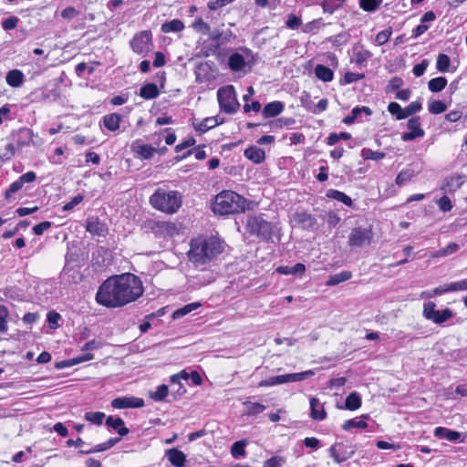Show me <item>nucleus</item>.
I'll return each instance as SVG.
<instances>
[{
    "label": "nucleus",
    "mask_w": 467,
    "mask_h": 467,
    "mask_svg": "<svg viewBox=\"0 0 467 467\" xmlns=\"http://www.w3.org/2000/svg\"><path fill=\"white\" fill-rule=\"evenodd\" d=\"M143 294L140 279L130 273L105 280L98 289L97 302L106 307H119L136 301Z\"/></svg>",
    "instance_id": "obj_1"
},
{
    "label": "nucleus",
    "mask_w": 467,
    "mask_h": 467,
    "mask_svg": "<svg viewBox=\"0 0 467 467\" xmlns=\"http://www.w3.org/2000/svg\"><path fill=\"white\" fill-rule=\"evenodd\" d=\"M223 250V243L218 238L199 236L191 241L187 254L195 267L202 268L222 254Z\"/></svg>",
    "instance_id": "obj_2"
},
{
    "label": "nucleus",
    "mask_w": 467,
    "mask_h": 467,
    "mask_svg": "<svg viewBox=\"0 0 467 467\" xmlns=\"http://www.w3.org/2000/svg\"><path fill=\"white\" fill-rule=\"evenodd\" d=\"M246 199L233 191H223L216 195L213 211L221 215L244 212Z\"/></svg>",
    "instance_id": "obj_3"
},
{
    "label": "nucleus",
    "mask_w": 467,
    "mask_h": 467,
    "mask_svg": "<svg viewBox=\"0 0 467 467\" xmlns=\"http://www.w3.org/2000/svg\"><path fill=\"white\" fill-rule=\"evenodd\" d=\"M182 194L177 191L157 189L150 197V203L153 208L163 213L173 214L182 206Z\"/></svg>",
    "instance_id": "obj_4"
},
{
    "label": "nucleus",
    "mask_w": 467,
    "mask_h": 467,
    "mask_svg": "<svg viewBox=\"0 0 467 467\" xmlns=\"http://www.w3.org/2000/svg\"><path fill=\"white\" fill-rule=\"evenodd\" d=\"M217 99L221 109L225 113L234 114L240 107L235 89L232 85L220 88L217 91Z\"/></svg>",
    "instance_id": "obj_5"
},
{
    "label": "nucleus",
    "mask_w": 467,
    "mask_h": 467,
    "mask_svg": "<svg viewBox=\"0 0 467 467\" xmlns=\"http://www.w3.org/2000/svg\"><path fill=\"white\" fill-rule=\"evenodd\" d=\"M249 233L263 239H269L272 235L273 226L262 216H250L246 222Z\"/></svg>",
    "instance_id": "obj_6"
},
{
    "label": "nucleus",
    "mask_w": 467,
    "mask_h": 467,
    "mask_svg": "<svg viewBox=\"0 0 467 467\" xmlns=\"http://www.w3.org/2000/svg\"><path fill=\"white\" fill-rule=\"evenodd\" d=\"M373 238V233L370 228L355 227L348 235V245L351 247H362L368 245Z\"/></svg>",
    "instance_id": "obj_7"
},
{
    "label": "nucleus",
    "mask_w": 467,
    "mask_h": 467,
    "mask_svg": "<svg viewBox=\"0 0 467 467\" xmlns=\"http://www.w3.org/2000/svg\"><path fill=\"white\" fill-rule=\"evenodd\" d=\"M150 31H141L136 34L130 41L132 50L142 56H146L152 48Z\"/></svg>",
    "instance_id": "obj_8"
},
{
    "label": "nucleus",
    "mask_w": 467,
    "mask_h": 467,
    "mask_svg": "<svg viewBox=\"0 0 467 467\" xmlns=\"http://www.w3.org/2000/svg\"><path fill=\"white\" fill-rule=\"evenodd\" d=\"M435 306L436 305L433 302L424 304L423 316L426 319L431 320L436 324H441L453 317V312L451 309L445 308L442 311H439L435 309Z\"/></svg>",
    "instance_id": "obj_9"
},
{
    "label": "nucleus",
    "mask_w": 467,
    "mask_h": 467,
    "mask_svg": "<svg viewBox=\"0 0 467 467\" xmlns=\"http://www.w3.org/2000/svg\"><path fill=\"white\" fill-rule=\"evenodd\" d=\"M407 127L410 131L402 134L401 139L403 141L413 140L416 138L423 137L425 134L424 130L420 128L419 117L410 119Z\"/></svg>",
    "instance_id": "obj_10"
},
{
    "label": "nucleus",
    "mask_w": 467,
    "mask_h": 467,
    "mask_svg": "<svg viewBox=\"0 0 467 467\" xmlns=\"http://www.w3.org/2000/svg\"><path fill=\"white\" fill-rule=\"evenodd\" d=\"M111 406L114 409L141 408L144 400L136 397H119L111 401Z\"/></svg>",
    "instance_id": "obj_11"
},
{
    "label": "nucleus",
    "mask_w": 467,
    "mask_h": 467,
    "mask_svg": "<svg viewBox=\"0 0 467 467\" xmlns=\"http://www.w3.org/2000/svg\"><path fill=\"white\" fill-rule=\"evenodd\" d=\"M33 131L27 128H22L12 133V138L16 142L18 148H23L29 145L33 140Z\"/></svg>",
    "instance_id": "obj_12"
},
{
    "label": "nucleus",
    "mask_w": 467,
    "mask_h": 467,
    "mask_svg": "<svg viewBox=\"0 0 467 467\" xmlns=\"http://www.w3.org/2000/svg\"><path fill=\"white\" fill-rule=\"evenodd\" d=\"M86 230L91 234L99 236H104L107 232L105 224L100 223L97 218H89L87 220Z\"/></svg>",
    "instance_id": "obj_13"
},
{
    "label": "nucleus",
    "mask_w": 467,
    "mask_h": 467,
    "mask_svg": "<svg viewBox=\"0 0 467 467\" xmlns=\"http://www.w3.org/2000/svg\"><path fill=\"white\" fill-rule=\"evenodd\" d=\"M294 221L304 229L312 228L317 223V220L311 214L305 212L296 213Z\"/></svg>",
    "instance_id": "obj_14"
},
{
    "label": "nucleus",
    "mask_w": 467,
    "mask_h": 467,
    "mask_svg": "<svg viewBox=\"0 0 467 467\" xmlns=\"http://www.w3.org/2000/svg\"><path fill=\"white\" fill-rule=\"evenodd\" d=\"M284 109H285V106L281 101H273V102L267 103L264 107L262 113L265 119L273 118V117H275V116L279 115L280 113H282Z\"/></svg>",
    "instance_id": "obj_15"
},
{
    "label": "nucleus",
    "mask_w": 467,
    "mask_h": 467,
    "mask_svg": "<svg viewBox=\"0 0 467 467\" xmlns=\"http://www.w3.org/2000/svg\"><path fill=\"white\" fill-rule=\"evenodd\" d=\"M311 418L315 420H323L327 418V412L318 399L312 398L310 400Z\"/></svg>",
    "instance_id": "obj_16"
},
{
    "label": "nucleus",
    "mask_w": 467,
    "mask_h": 467,
    "mask_svg": "<svg viewBox=\"0 0 467 467\" xmlns=\"http://www.w3.org/2000/svg\"><path fill=\"white\" fill-rule=\"evenodd\" d=\"M244 156L254 163H261L265 159V152L261 148L251 146L244 150Z\"/></svg>",
    "instance_id": "obj_17"
},
{
    "label": "nucleus",
    "mask_w": 467,
    "mask_h": 467,
    "mask_svg": "<svg viewBox=\"0 0 467 467\" xmlns=\"http://www.w3.org/2000/svg\"><path fill=\"white\" fill-rule=\"evenodd\" d=\"M166 455L172 465L176 467L184 466L186 456L182 451L172 448L167 451Z\"/></svg>",
    "instance_id": "obj_18"
},
{
    "label": "nucleus",
    "mask_w": 467,
    "mask_h": 467,
    "mask_svg": "<svg viewBox=\"0 0 467 467\" xmlns=\"http://www.w3.org/2000/svg\"><path fill=\"white\" fill-rule=\"evenodd\" d=\"M24 78V74L21 70L13 69L6 74L5 81L9 86L18 88L23 84Z\"/></svg>",
    "instance_id": "obj_19"
},
{
    "label": "nucleus",
    "mask_w": 467,
    "mask_h": 467,
    "mask_svg": "<svg viewBox=\"0 0 467 467\" xmlns=\"http://www.w3.org/2000/svg\"><path fill=\"white\" fill-rule=\"evenodd\" d=\"M434 435L437 438H443L450 441H455L460 439L461 433L456 431H451L444 427H437L434 430Z\"/></svg>",
    "instance_id": "obj_20"
},
{
    "label": "nucleus",
    "mask_w": 467,
    "mask_h": 467,
    "mask_svg": "<svg viewBox=\"0 0 467 467\" xmlns=\"http://www.w3.org/2000/svg\"><path fill=\"white\" fill-rule=\"evenodd\" d=\"M305 271L306 266L302 263H297L294 266L281 265L276 268V272L282 275H301Z\"/></svg>",
    "instance_id": "obj_21"
},
{
    "label": "nucleus",
    "mask_w": 467,
    "mask_h": 467,
    "mask_svg": "<svg viewBox=\"0 0 467 467\" xmlns=\"http://www.w3.org/2000/svg\"><path fill=\"white\" fill-rule=\"evenodd\" d=\"M462 184V177L459 175H452L445 179L441 190L447 192H453L457 191Z\"/></svg>",
    "instance_id": "obj_22"
},
{
    "label": "nucleus",
    "mask_w": 467,
    "mask_h": 467,
    "mask_svg": "<svg viewBox=\"0 0 467 467\" xmlns=\"http://www.w3.org/2000/svg\"><path fill=\"white\" fill-rule=\"evenodd\" d=\"M160 95V90L156 84L148 83L143 85L140 89V96L144 99H152Z\"/></svg>",
    "instance_id": "obj_23"
},
{
    "label": "nucleus",
    "mask_w": 467,
    "mask_h": 467,
    "mask_svg": "<svg viewBox=\"0 0 467 467\" xmlns=\"http://www.w3.org/2000/svg\"><path fill=\"white\" fill-rule=\"evenodd\" d=\"M106 424L118 431L121 437L129 433V429L124 426V421L121 418H113L112 416H109L106 420Z\"/></svg>",
    "instance_id": "obj_24"
},
{
    "label": "nucleus",
    "mask_w": 467,
    "mask_h": 467,
    "mask_svg": "<svg viewBox=\"0 0 467 467\" xmlns=\"http://www.w3.org/2000/svg\"><path fill=\"white\" fill-rule=\"evenodd\" d=\"M220 122L218 121L216 117H209L203 119L199 123L193 122L194 128L197 131L203 133L207 130L216 127Z\"/></svg>",
    "instance_id": "obj_25"
},
{
    "label": "nucleus",
    "mask_w": 467,
    "mask_h": 467,
    "mask_svg": "<svg viewBox=\"0 0 467 467\" xmlns=\"http://www.w3.org/2000/svg\"><path fill=\"white\" fill-rule=\"evenodd\" d=\"M121 116L118 113L109 114L103 117L104 126L110 131H116L119 129Z\"/></svg>",
    "instance_id": "obj_26"
},
{
    "label": "nucleus",
    "mask_w": 467,
    "mask_h": 467,
    "mask_svg": "<svg viewBox=\"0 0 467 467\" xmlns=\"http://www.w3.org/2000/svg\"><path fill=\"white\" fill-rule=\"evenodd\" d=\"M351 277L352 273L350 271H342L340 273L330 275L326 285L328 286L336 285L349 280Z\"/></svg>",
    "instance_id": "obj_27"
},
{
    "label": "nucleus",
    "mask_w": 467,
    "mask_h": 467,
    "mask_svg": "<svg viewBox=\"0 0 467 467\" xmlns=\"http://www.w3.org/2000/svg\"><path fill=\"white\" fill-rule=\"evenodd\" d=\"M228 65L232 70L240 71L244 67L245 61L241 54L234 53L229 57Z\"/></svg>",
    "instance_id": "obj_28"
},
{
    "label": "nucleus",
    "mask_w": 467,
    "mask_h": 467,
    "mask_svg": "<svg viewBox=\"0 0 467 467\" xmlns=\"http://www.w3.org/2000/svg\"><path fill=\"white\" fill-rule=\"evenodd\" d=\"M135 152L142 159L148 160L151 158L157 150L150 145L141 144L133 146Z\"/></svg>",
    "instance_id": "obj_29"
},
{
    "label": "nucleus",
    "mask_w": 467,
    "mask_h": 467,
    "mask_svg": "<svg viewBox=\"0 0 467 467\" xmlns=\"http://www.w3.org/2000/svg\"><path fill=\"white\" fill-rule=\"evenodd\" d=\"M368 415H362L360 417L359 420H357L356 419L348 420L344 422V424L342 425V428L345 431H349L352 428L365 429L368 427V424L366 421L368 420Z\"/></svg>",
    "instance_id": "obj_30"
},
{
    "label": "nucleus",
    "mask_w": 467,
    "mask_h": 467,
    "mask_svg": "<svg viewBox=\"0 0 467 467\" xmlns=\"http://www.w3.org/2000/svg\"><path fill=\"white\" fill-rule=\"evenodd\" d=\"M361 406L360 395L357 392L350 393L345 401V409L349 410H356Z\"/></svg>",
    "instance_id": "obj_31"
},
{
    "label": "nucleus",
    "mask_w": 467,
    "mask_h": 467,
    "mask_svg": "<svg viewBox=\"0 0 467 467\" xmlns=\"http://www.w3.org/2000/svg\"><path fill=\"white\" fill-rule=\"evenodd\" d=\"M315 73L317 78L324 82L331 81L334 76L333 71L324 65H317L315 68Z\"/></svg>",
    "instance_id": "obj_32"
},
{
    "label": "nucleus",
    "mask_w": 467,
    "mask_h": 467,
    "mask_svg": "<svg viewBox=\"0 0 467 467\" xmlns=\"http://www.w3.org/2000/svg\"><path fill=\"white\" fill-rule=\"evenodd\" d=\"M327 196L328 198L337 200L342 203H344L347 206H352V200L349 196H348L346 193L337 191V190H329L327 193Z\"/></svg>",
    "instance_id": "obj_33"
},
{
    "label": "nucleus",
    "mask_w": 467,
    "mask_h": 467,
    "mask_svg": "<svg viewBox=\"0 0 467 467\" xmlns=\"http://www.w3.org/2000/svg\"><path fill=\"white\" fill-rule=\"evenodd\" d=\"M184 28L183 23L179 19H173L161 25L163 33L180 32Z\"/></svg>",
    "instance_id": "obj_34"
},
{
    "label": "nucleus",
    "mask_w": 467,
    "mask_h": 467,
    "mask_svg": "<svg viewBox=\"0 0 467 467\" xmlns=\"http://www.w3.org/2000/svg\"><path fill=\"white\" fill-rule=\"evenodd\" d=\"M315 374L314 370L309 369L303 372L298 373H290V374H285V382H296V381H302L307 378L312 377Z\"/></svg>",
    "instance_id": "obj_35"
},
{
    "label": "nucleus",
    "mask_w": 467,
    "mask_h": 467,
    "mask_svg": "<svg viewBox=\"0 0 467 467\" xmlns=\"http://www.w3.org/2000/svg\"><path fill=\"white\" fill-rule=\"evenodd\" d=\"M446 85L447 79L443 77L431 78L428 82V88L431 92H440L445 88Z\"/></svg>",
    "instance_id": "obj_36"
},
{
    "label": "nucleus",
    "mask_w": 467,
    "mask_h": 467,
    "mask_svg": "<svg viewBox=\"0 0 467 467\" xmlns=\"http://www.w3.org/2000/svg\"><path fill=\"white\" fill-rule=\"evenodd\" d=\"M415 176L416 172L412 169H404L398 174L396 178V183L399 186H402L409 182Z\"/></svg>",
    "instance_id": "obj_37"
},
{
    "label": "nucleus",
    "mask_w": 467,
    "mask_h": 467,
    "mask_svg": "<svg viewBox=\"0 0 467 467\" xmlns=\"http://www.w3.org/2000/svg\"><path fill=\"white\" fill-rule=\"evenodd\" d=\"M448 292H454V290L452 289V283L436 287V288L432 289L431 291L423 292L421 294V296L422 297H432V296H440L441 294L448 293Z\"/></svg>",
    "instance_id": "obj_38"
},
{
    "label": "nucleus",
    "mask_w": 467,
    "mask_h": 467,
    "mask_svg": "<svg viewBox=\"0 0 467 467\" xmlns=\"http://www.w3.org/2000/svg\"><path fill=\"white\" fill-rule=\"evenodd\" d=\"M201 306L200 303H191L188 304L177 310H175L172 314L173 319L181 318L182 317L191 313L192 311L197 309Z\"/></svg>",
    "instance_id": "obj_39"
},
{
    "label": "nucleus",
    "mask_w": 467,
    "mask_h": 467,
    "mask_svg": "<svg viewBox=\"0 0 467 467\" xmlns=\"http://www.w3.org/2000/svg\"><path fill=\"white\" fill-rule=\"evenodd\" d=\"M382 0H359V6L366 12L373 13L378 10Z\"/></svg>",
    "instance_id": "obj_40"
},
{
    "label": "nucleus",
    "mask_w": 467,
    "mask_h": 467,
    "mask_svg": "<svg viewBox=\"0 0 467 467\" xmlns=\"http://www.w3.org/2000/svg\"><path fill=\"white\" fill-rule=\"evenodd\" d=\"M285 375H278L270 377L266 379H264L259 382V387H271L275 385H280L285 384Z\"/></svg>",
    "instance_id": "obj_41"
},
{
    "label": "nucleus",
    "mask_w": 467,
    "mask_h": 467,
    "mask_svg": "<svg viewBox=\"0 0 467 467\" xmlns=\"http://www.w3.org/2000/svg\"><path fill=\"white\" fill-rule=\"evenodd\" d=\"M247 444L246 441H239L234 442L231 448V453L234 458L243 457L245 455L244 447Z\"/></svg>",
    "instance_id": "obj_42"
},
{
    "label": "nucleus",
    "mask_w": 467,
    "mask_h": 467,
    "mask_svg": "<svg viewBox=\"0 0 467 467\" xmlns=\"http://www.w3.org/2000/svg\"><path fill=\"white\" fill-rule=\"evenodd\" d=\"M450 57L445 54H440L437 57L436 67L440 72H447L450 67Z\"/></svg>",
    "instance_id": "obj_43"
},
{
    "label": "nucleus",
    "mask_w": 467,
    "mask_h": 467,
    "mask_svg": "<svg viewBox=\"0 0 467 467\" xmlns=\"http://www.w3.org/2000/svg\"><path fill=\"white\" fill-rule=\"evenodd\" d=\"M169 388L167 385H160L156 390L150 393V398L155 401H161L168 395Z\"/></svg>",
    "instance_id": "obj_44"
},
{
    "label": "nucleus",
    "mask_w": 467,
    "mask_h": 467,
    "mask_svg": "<svg viewBox=\"0 0 467 467\" xmlns=\"http://www.w3.org/2000/svg\"><path fill=\"white\" fill-rule=\"evenodd\" d=\"M421 103L419 102V101H413L411 102L410 105H408L405 109H403L404 110V114H402V116H400V118H408L415 113H417L418 111H420L421 109Z\"/></svg>",
    "instance_id": "obj_45"
},
{
    "label": "nucleus",
    "mask_w": 467,
    "mask_h": 467,
    "mask_svg": "<svg viewBox=\"0 0 467 467\" xmlns=\"http://www.w3.org/2000/svg\"><path fill=\"white\" fill-rule=\"evenodd\" d=\"M447 107L445 103L441 100H434L429 103V111L431 114H441L446 110Z\"/></svg>",
    "instance_id": "obj_46"
},
{
    "label": "nucleus",
    "mask_w": 467,
    "mask_h": 467,
    "mask_svg": "<svg viewBox=\"0 0 467 467\" xmlns=\"http://www.w3.org/2000/svg\"><path fill=\"white\" fill-rule=\"evenodd\" d=\"M104 418L105 414L100 411H89L85 414V420L99 425L102 423Z\"/></svg>",
    "instance_id": "obj_47"
},
{
    "label": "nucleus",
    "mask_w": 467,
    "mask_h": 467,
    "mask_svg": "<svg viewBox=\"0 0 467 467\" xmlns=\"http://www.w3.org/2000/svg\"><path fill=\"white\" fill-rule=\"evenodd\" d=\"M362 156L365 160H382L385 157V153L380 151H375L370 149H364L362 150Z\"/></svg>",
    "instance_id": "obj_48"
},
{
    "label": "nucleus",
    "mask_w": 467,
    "mask_h": 467,
    "mask_svg": "<svg viewBox=\"0 0 467 467\" xmlns=\"http://www.w3.org/2000/svg\"><path fill=\"white\" fill-rule=\"evenodd\" d=\"M244 405L247 407L248 414L252 415L259 414L265 410V406L258 402H245Z\"/></svg>",
    "instance_id": "obj_49"
},
{
    "label": "nucleus",
    "mask_w": 467,
    "mask_h": 467,
    "mask_svg": "<svg viewBox=\"0 0 467 467\" xmlns=\"http://www.w3.org/2000/svg\"><path fill=\"white\" fill-rule=\"evenodd\" d=\"M388 110L391 115L396 116L397 119H405V118H400V116H402V114H404V110L400 106V104L397 102H390L388 105Z\"/></svg>",
    "instance_id": "obj_50"
},
{
    "label": "nucleus",
    "mask_w": 467,
    "mask_h": 467,
    "mask_svg": "<svg viewBox=\"0 0 467 467\" xmlns=\"http://www.w3.org/2000/svg\"><path fill=\"white\" fill-rule=\"evenodd\" d=\"M302 25V20L300 17L295 16L294 14H289L287 16V19L285 22V26L290 29H297Z\"/></svg>",
    "instance_id": "obj_51"
},
{
    "label": "nucleus",
    "mask_w": 467,
    "mask_h": 467,
    "mask_svg": "<svg viewBox=\"0 0 467 467\" xmlns=\"http://www.w3.org/2000/svg\"><path fill=\"white\" fill-rule=\"evenodd\" d=\"M391 34H392L391 28H388V29H385V30H382V31L379 32L376 35V42L379 46L384 45L385 43L388 42V40L389 39Z\"/></svg>",
    "instance_id": "obj_52"
},
{
    "label": "nucleus",
    "mask_w": 467,
    "mask_h": 467,
    "mask_svg": "<svg viewBox=\"0 0 467 467\" xmlns=\"http://www.w3.org/2000/svg\"><path fill=\"white\" fill-rule=\"evenodd\" d=\"M19 21L18 17L12 16L2 22V26L6 31L11 30L17 26Z\"/></svg>",
    "instance_id": "obj_53"
},
{
    "label": "nucleus",
    "mask_w": 467,
    "mask_h": 467,
    "mask_svg": "<svg viewBox=\"0 0 467 467\" xmlns=\"http://www.w3.org/2000/svg\"><path fill=\"white\" fill-rule=\"evenodd\" d=\"M61 316L55 312L50 311L47 313V322L51 328H57L58 327V321L60 320Z\"/></svg>",
    "instance_id": "obj_54"
},
{
    "label": "nucleus",
    "mask_w": 467,
    "mask_h": 467,
    "mask_svg": "<svg viewBox=\"0 0 467 467\" xmlns=\"http://www.w3.org/2000/svg\"><path fill=\"white\" fill-rule=\"evenodd\" d=\"M233 1L234 0H210L207 3V6L210 10H216L220 7L225 6Z\"/></svg>",
    "instance_id": "obj_55"
},
{
    "label": "nucleus",
    "mask_w": 467,
    "mask_h": 467,
    "mask_svg": "<svg viewBox=\"0 0 467 467\" xmlns=\"http://www.w3.org/2000/svg\"><path fill=\"white\" fill-rule=\"evenodd\" d=\"M83 201V196L81 194L76 195L70 202H67L63 206V211L68 212L74 209L78 203Z\"/></svg>",
    "instance_id": "obj_56"
},
{
    "label": "nucleus",
    "mask_w": 467,
    "mask_h": 467,
    "mask_svg": "<svg viewBox=\"0 0 467 467\" xmlns=\"http://www.w3.org/2000/svg\"><path fill=\"white\" fill-rule=\"evenodd\" d=\"M24 183L21 182L20 179H18L17 181L11 183L9 189L6 190L5 192V197L6 198H9L11 196V194L18 192L19 190L22 189Z\"/></svg>",
    "instance_id": "obj_57"
},
{
    "label": "nucleus",
    "mask_w": 467,
    "mask_h": 467,
    "mask_svg": "<svg viewBox=\"0 0 467 467\" xmlns=\"http://www.w3.org/2000/svg\"><path fill=\"white\" fill-rule=\"evenodd\" d=\"M51 227V223L48 221L42 222L33 227V232L36 235H41L44 234L45 231L49 229Z\"/></svg>",
    "instance_id": "obj_58"
},
{
    "label": "nucleus",
    "mask_w": 467,
    "mask_h": 467,
    "mask_svg": "<svg viewBox=\"0 0 467 467\" xmlns=\"http://www.w3.org/2000/svg\"><path fill=\"white\" fill-rule=\"evenodd\" d=\"M438 205H439V208L443 212H449L452 208L451 202L450 198L447 196H442L438 201Z\"/></svg>",
    "instance_id": "obj_59"
},
{
    "label": "nucleus",
    "mask_w": 467,
    "mask_h": 467,
    "mask_svg": "<svg viewBox=\"0 0 467 467\" xmlns=\"http://www.w3.org/2000/svg\"><path fill=\"white\" fill-rule=\"evenodd\" d=\"M193 27L203 34H208L210 31V26L207 23H205L202 19H198L193 23Z\"/></svg>",
    "instance_id": "obj_60"
},
{
    "label": "nucleus",
    "mask_w": 467,
    "mask_h": 467,
    "mask_svg": "<svg viewBox=\"0 0 467 467\" xmlns=\"http://www.w3.org/2000/svg\"><path fill=\"white\" fill-rule=\"evenodd\" d=\"M78 15V11L73 6H68L61 12V16L65 19H72Z\"/></svg>",
    "instance_id": "obj_61"
},
{
    "label": "nucleus",
    "mask_w": 467,
    "mask_h": 467,
    "mask_svg": "<svg viewBox=\"0 0 467 467\" xmlns=\"http://www.w3.org/2000/svg\"><path fill=\"white\" fill-rule=\"evenodd\" d=\"M360 114L361 109H359L358 107L354 108L351 111V114L343 119V122L346 124H352L359 117Z\"/></svg>",
    "instance_id": "obj_62"
},
{
    "label": "nucleus",
    "mask_w": 467,
    "mask_h": 467,
    "mask_svg": "<svg viewBox=\"0 0 467 467\" xmlns=\"http://www.w3.org/2000/svg\"><path fill=\"white\" fill-rule=\"evenodd\" d=\"M428 67V62L426 60H423L421 63H419L414 66L413 67V74L416 77H420L424 74Z\"/></svg>",
    "instance_id": "obj_63"
},
{
    "label": "nucleus",
    "mask_w": 467,
    "mask_h": 467,
    "mask_svg": "<svg viewBox=\"0 0 467 467\" xmlns=\"http://www.w3.org/2000/svg\"><path fill=\"white\" fill-rule=\"evenodd\" d=\"M283 459L280 457H272L265 462L263 467H281Z\"/></svg>",
    "instance_id": "obj_64"
}]
</instances>
